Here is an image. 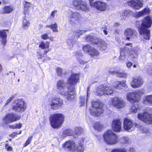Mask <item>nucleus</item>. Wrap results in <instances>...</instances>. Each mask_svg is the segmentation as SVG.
I'll use <instances>...</instances> for the list:
<instances>
[{"instance_id": "nucleus-11", "label": "nucleus", "mask_w": 152, "mask_h": 152, "mask_svg": "<svg viewBox=\"0 0 152 152\" xmlns=\"http://www.w3.org/2000/svg\"><path fill=\"white\" fill-rule=\"evenodd\" d=\"M82 49L85 52L88 53L91 57H97L99 55V51L89 45L87 44L83 46L82 47Z\"/></svg>"}, {"instance_id": "nucleus-6", "label": "nucleus", "mask_w": 152, "mask_h": 152, "mask_svg": "<svg viewBox=\"0 0 152 152\" xmlns=\"http://www.w3.org/2000/svg\"><path fill=\"white\" fill-rule=\"evenodd\" d=\"M91 104L92 107L95 108L94 110H90V113L92 115L95 117L99 116L103 113L104 110L102 107L100 106L99 102L96 101H94L92 102Z\"/></svg>"}, {"instance_id": "nucleus-61", "label": "nucleus", "mask_w": 152, "mask_h": 152, "mask_svg": "<svg viewBox=\"0 0 152 152\" xmlns=\"http://www.w3.org/2000/svg\"><path fill=\"white\" fill-rule=\"evenodd\" d=\"M9 126L10 128H12V129H15V126H14V125H10Z\"/></svg>"}, {"instance_id": "nucleus-27", "label": "nucleus", "mask_w": 152, "mask_h": 152, "mask_svg": "<svg viewBox=\"0 0 152 152\" xmlns=\"http://www.w3.org/2000/svg\"><path fill=\"white\" fill-rule=\"evenodd\" d=\"M31 16L30 15H24V16L22 18V28L24 29H27L30 26L31 23L29 21L27 20L26 18H29Z\"/></svg>"}, {"instance_id": "nucleus-2", "label": "nucleus", "mask_w": 152, "mask_h": 152, "mask_svg": "<svg viewBox=\"0 0 152 152\" xmlns=\"http://www.w3.org/2000/svg\"><path fill=\"white\" fill-rule=\"evenodd\" d=\"M143 93L140 91L132 92L128 93L126 96L127 100L130 102L132 103L130 111L131 113H136L139 109L138 103L141 99V96Z\"/></svg>"}, {"instance_id": "nucleus-51", "label": "nucleus", "mask_w": 152, "mask_h": 152, "mask_svg": "<svg viewBox=\"0 0 152 152\" xmlns=\"http://www.w3.org/2000/svg\"><path fill=\"white\" fill-rule=\"evenodd\" d=\"M17 135L18 133L16 132H14L10 134L9 136L10 137L14 138L15 137L17 136Z\"/></svg>"}, {"instance_id": "nucleus-54", "label": "nucleus", "mask_w": 152, "mask_h": 152, "mask_svg": "<svg viewBox=\"0 0 152 152\" xmlns=\"http://www.w3.org/2000/svg\"><path fill=\"white\" fill-rule=\"evenodd\" d=\"M132 65V63L130 61H129L128 62L126 63L127 66L129 68H130Z\"/></svg>"}, {"instance_id": "nucleus-36", "label": "nucleus", "mask_w": 152, "mask_h": 152, "mask_svg": "<svg viewBox=\"0 0 152 152\" xmlns=\"http://www.w3.org/2000/svg\"><path fill=\"white\" fill-rule=\"evenodd\" d=\"M83 130V129H82L81 127H76L75 129V133L77 136L80 135L82 132Z\"/></svg>"}, {"instance_id": "nucleus-3", "label": "nucleus", "mask_w": 152, "mask_h": 152, "mask_svg": "<svg viewBox=\"0 0 152 152\" xmlns=\"http://www.w3.org/2000/svg\"><path fill=\"white\" fill-rule=\"evenodd\" d=\"M65 119L64 115L59 113L51 114L49 117L50 125L53 129L61 127L65 121Z\"/></svg>"}, {"instance_id": "nucleus-42", "label": "nucleus", "mask_w": 152, "mask_h": 152, "mask_svg": "<svg viewBox=\"0 0 152 152\" xmlns=\"http://www.w3.org/2000/svg\"><path fill=\"white\" fill-rule=\"evenodd\" d=\"M131 11L130 10H126L123 11L122 12V15L124 16H127L130 15Z\"/></svg>"}, {"instance_id": "nucleus-28", "label": "nucleus", "mask_w": 152, "mask_h": 152, "mask_svg": "<svg viewBox=\"0 0 152 152\" xmlns=\"http://www.w3.org/2000/svg\"><path fill=\"white\" fill-rule=\"evenodd\" d=\"M150 12V10L149 8H145L141 11L136 12L135 15L136 17L139 18L141 16L148 14Z\"/></svg>"}, {"instance_id": "nucleus-8", "label": "nucleus", "mask_w": 152, "mask_h": 152, "mask_svg": "<svg viewBox=\"0 0 152 152\" xmlns=\"http://www.w3.org/2000/svg\"><path fill=\"white\" fill-rule=\"evenodd\" d=\"M63 104V101L59 97H54L51 100L49 106L53 110H56L61 107Z\"/></svg>"}, {"instance_id": "nucleus-17", "label": "nucleus", "mask_w": 152, "mask_h": 152, "mask_svg": "<svg viewBox=\"0 0 152 152\" xmlns=\"http://www.w3.org/2000/svg\"><path fill=\"white\" fill-rule=\"evenodd\" d=\"M128 5L134 9L138 10L143 7L142 0H130L127 2Z\"/></svg>"}, {"instance_id": "nucleus-22", "label": "nucleus", "mask_w": 152, "mask_h": 152, "mask_svg": "<svg viewBox=\"0 0 152 152\" xmlns=\"http://www.w3.org/2000/svg\"><path fill=\"white\" fill-rule=\"evenodd\" d=\"M134 123L131 120L127 118H124L123 128L125 130L129 131L133 127Z\"/></svg>"}, {"instance_id": "nucleus-45", "label": "nucleus", "mask_w": 152, "mask_h": 152, "mask_svg": "<svg viewBox=\"0 0 152 152\" xmlns=\"http://www.w3.org/2000/svg\"><path fill=\"white\" fill-rule=\"evenodd\" d=\"M73 96V94H70L68 93L66 95V98L68 100H72V99L74 98Z\"/></svg>"}, {"instance_id": "nucleus-21", "label": "nucleus", "mask_w": 152, "mask_h": 152, "mask_svg": "<svg viewBox=\"0 0 152 152\" xmlns=\"http://www.w3.org/2000/svg\"><path fill=\"white\" fill-rule=\"evenodd\" d=\"M113 87L114 88L119 90H121L124 88H128L125 80L115 81L113 83Z\"/></svg>"}, {"instance_id": "nucleus-41", "label": "nucleus", "mask_w": 152, "mask_h": 152, "mask_svg": "<svg viewBox=\"0 0 152 152\" xmlns=\"http://www.w3.org/2000/svg\"><path fill=\"white\" fill-rule=\"evenodd\" d=\"M56 72L58 76H61L63 75V69L60 67H58L57 68Z\"/></svg>"}, {"instance_id": "nucleus-57", "label": "nucleus", "mask_w": 152, "mask_h": 152, "mask_svg": "<svg viewBox=\"0 0 152 152\" xmlns=\"http://www.w3.org/2000/svg\"><path fill=\"white\" fill-rule=\"evenodd\" d=\"M129 143V140L127 139L124 140V141L121 142V144L123 145L125 144Z\"/></svg>"}, {"instance_id": "nucleus-62", "label": "nucleus", "mask_w": 152, "mask_h": 152, "mask_svg": "<svg viewBox=\"0 0 152 152\" xmlns=\"http://www.w3.org/2000/svg\"><path fill=\"white\" fill-rule=\"evenodd\" d=\"M103 32L105 35H107V31L106 30H103Z\"/></svg>"}, {"instance_id": "nucleus-59", "label": "nucleus", "mask_w": 152, "mask_h": 152, "mask_svg": "<svg viewBox=\"0 0 152 152\" xmlns=\"http://www.w3.org/2000/svg\"><path fill=\"white\" fill-rule=\"evenodd\" d=\"M125 45L126 46H130L131 47H132V44L131 43H127L125 44Z\"/></svg>"}, {"instance_id": "nucleus-50", "label": "nucleus", "mask_w": 152, "mask_h": 152, "mask_svg": "<svg viewBox=\"0 0 152 152\" xmlns=\"http://www.w3.org/2000/svg\"><path fill=\"white\" fill-rule=\"evenodd\" d=\"M57 12V11L56 10H54L52 11L49 16V18H54L55 17V13Z\"/></svg>"}, {"instance_id": "nucleus-34", "label": "nucleus", "mask_w": 152, "mask_h": 152, "mask_svg": "<svg viewBox=\"0 0 152 152\" xmlns=\"http://www.w3.org/2000/svg\"><path fill=\"white\" fill-rule=\"evenodd\" d=\"M93 127L95 129L98 131H101L103 126L100 122H97L94 124Z\"/></svg>"}, {"instance_id": "nucleus-31", "label": "nucleus", "mask_w": 152, "mask_h": 152, "mask_svg": "<svg viewBox=\"0 0 152 152\" xmlns=\"http://www.w3.org/2000/svg\"><path fill=\"white\" fill-rule=\"evenodd\" d=\"M2 10V14H9L13 11V7L11 5L5 6L3 7Z\"/></svg>"}, {"instance_id": "nucleus-15", "label": "nucleus", "mask_w": 152, "mask_h": 152, "mask_svg": "<svg viewBox=\"0 0 152 152\" xmlns=\"http://www.w3.org/2000/svg\"><path fill=\"white\" fill-rule=\"evenodd\" d=\"M66 83L62 79L58 80L56 84V89L58 93L62 95H65L66 89Z\"/></svg>"}, {"instance_id": "nucleus-38", "label": "nucleus", "mask_w": 152, "mask_h": 152, "mask_svg": "<svg viewBox=\"0 0 152 152\" xmlns=\"http://www.w3.org/2000/svg\"><path fill=\"white\" fill-rule=\"evenodd\" d=\"M8 31V30H0V38H3L5 37H7V33L5 31Z\"/></svg>"}, {"instance_id": "nucleus-63", "label": "nucleus", "mask_w": 152, "mask_h": 152, "mask_svg": "<svg viewBox=\"0 0 152 152\" xmlns=\"http://www.w3.org/2000/svg\"><path fill=\"white\" fill-rule=\"evenodd\" d=\"M90 86H89L87 88V95L88 94V91L90 90Z\"/></svg>"}, {"instance_id": "nucleus-13", "label": "nucleus", "mask_w": 152, "mask_h": 152, "mask_svg": "<svg viewBox=\"0 0 152 152\" xmlns=\"http://www.w3.org/2000/svg\"><path fill=\"white\" fill-rule=\"evenodd\" d=\"M113 90L112 88L107 86L98 88L96 92L98 95L102 96L103 95H110L113 93Z\"/></svg>"}, {"instance_id": "nucleus-30", "label": "nucleus", "mask_w": 152, "mask_h": 152, "mask_svg": "<svg viewBox=\"0 0 152 152\" xmlns=\"http://www.w3.org/2000/svg\"><path fill=\"white\" fill-rule=\"evenodd\" d=\"M137 33L136 31L133 29L128 28L126 29L124 31V34L126 36H130L132 37L135 36Z\"/></svg>"}, {"instance_id": "nucleus-46", "label": "nucleus", "mask_w": 152, "mask_h": 152, "mask_svg": "<svg viewBox=\"0 0 152 152\" xmlns=\"http://www.w3.org/2000/svg\"><path fill=\"white\" fill-rule=\"evenodd\" d=\"M80 101L81 105H84L85 103V96H80Z\"/></svg>"}, {"instance_id": "nucleus-48", "label": "nucleus", "mask_w": 152, "mask_h": 152, "mask_svg": "<svg viewBox=\"0 0 152 152\" xmlns=\"http://www.w3.org/2000/svg\"><path fill=\"white\" fill-rule=\"evenodd\" d=\"M9 146V144L8 143H6L5 145V147L6 148V149L7 151H11L12 150V147L10 146Z\"/></svg>"}, {"instance_id": "nucleus-14", "label": "nucleus", "mask_w": 152, "mask_h": 152, "mask_svg": "<svg viewBox=\"0 0 152 152\" xmlns=\"http://www.w3.org/2000/svg\"><path fill=\"white\" fill-rule=\"evenodd\" d=\"M26 108V103L24 101H20L18 102L15 105L13 106L12 109L15 112L22 113L25 111Z\"/></svg>"}, {"instance_id": "nucleus-25", "label": "nucleus", "mask_w": 152, "mask_h": 152, "mask_svg": "<svg viewBox=\"0 0 152 152\" xmlns=\"http://www.w3.org/2000/svg\"><path fill=\"white\" fill-rule=\"evenodd\" d=\"M99 39L98 37L89 35H87L85 38V39L87 42H90L93 44L96 45L98 44L97 42Z\"/></svg>"}, {"instance_id": "nucleus-23", "label": "nucleus", "mask_w": 152, "mask_h": 152, "mask_svg": "<svg viewBox=\"0 0 152 152\" xmlns=\"http://www.w3.org/2000/svg\"><path fill=\"white\" fill-rule=\"evenodd\" d=\"M23 14L24 15H30L31 14H30L29 8L31 5V2L24 1L23 2Z\"/></svg>"}, {"instance_id": "nucleus-18", "label": "nucleus", "mask_w": 152, "mask_h": 152, "mask_svg": "<svg viewBox=\"0 0 152 152\" xmlns=\"http://www.w3.org/2000/svg\"><path fill=\"white\" fill-rule=\"evenodd\" d=\"M143 83V79L140 76L133 77L130 83L131 86L136 88L141 87Z\"/></svg>"}, {"instance_id": "nucleus-12", "label": "nucleus", "mask_w": 152, "mask_h": 152, "mask_svg": "<svg viewBox=\"0 0 152 152\" xmlns=\"http://www.w3.org/2000/svg\"><path fill=\"white\" fill-rule=\"evenodd\" d=\"M137 118L147 124H152V114L147 112H144L142 113H139Z\"/></svg>"}, {"instance_id": "nucleus-32", "label": "nucleus", "mask_w": 152, "mask_h": 152, "mask_svg": "<svg viewBox=\"0 0 152 152\" xmlns=\"http://www.w3.org/2000/svg\"><path fill=\"white\" fill-rule=\"evenodd\" d=\"M97 45L98 47L100 49L102 50H104L107 48V43L105 42L102 39H99L98 41Z\"/></svg>"}, {"instance_id": "nucleus-16", "label": "nucleus", "mask_w": 152, "mask_h": 152, "mask_svg": "<svg viewBox=\"0 0 152 152\" xmlns=\"http://www.w3.org/2000/svg\"><path fill=\"white\" fill-rule=\"evenodd\" d=\"M81 15L78 12L71 11V14L69 17V22L72 24L80 23L81 18Z\"/></svg>"}, {"instance_id": "nucleus-39", "label": "nucleus", "mask_w": 152, "mask_h": 152, "mask_svg": "<svg viewBox=\"0 0 152 152\" xmlns=\"http://www.w3.org/2000/svg\"><path fill=\"white\" fill-rule=\"evenodd\" d=\"M72 130L70 129H67L64 130L63 134L66 136H70L72 135Z\"/></svg>"}, {"instance_id": "nucleus-44", "label": "nucleus", "mask_w": 152, "mask_h": 152, "mask_svg": "<svg viewBox=\"0 0 152 152\" xmlns=\"http://www.w3.org/2000/svg\"><path fill=\"white\" fill-rule=\"evenodd\" d=\"M14 98L15 96L14 95H12L10 96L7 100L6 102L4 104V106H6L8 105L9 103L11 102Z\"/></svg>"}, {"instance_id": "nucleus-53", "label": "nucleus", "mask_w": 152, "mask_h": 152, "mask_svg": "<svg viewBox=\"0 0 152 152\" xmlns=\"http://www.w3.org/2000/svg\"><path fill=\"white\" fill-rule=\"evenodd\" d=\"M75 56H82L83 54L80 51H77L75 53Z\"/></svg>"}, {"instance_id": "nucleus-35", "label": "nucleus", "mask_w": 152, "mask_h": 152, "mask_svg": "<svg viewBox=\"0 0 152 152\" xmlns=\"http://www.w3.org/2000/svg\"><path fill=\"white\" fill-rule=\"evenodd\" d=\"M46 28H49L52 29L54 32H57L58 31V26L56 23H55L53 24H52L50 25H47Z\"/></svg>"}, {"instance_id": "nucleus-60", "label": "nucleus", "mask_w": 152, "mask_h": 152, "mask_svg": "<svg viewBox=\"0 0 152 152\" xmlns=\"http://www.w3.org/2000/svg\"><path fill=\"white\" fill-rule=\"evenodd\" d=\"M3 67L1 64L0 63V73H1L3 70Z\"/></svg>"}, {"instance_id": "nucleus-33", "label": "nucleus", "mask_w": 152, "mask_h": 152, "mask_svg": "<svg viewBox=\"0 0 152 152\" xmlns=\"http://www.w3.org/2000/svg\"><path fill=\"white\" fill-rule=\"evenodd\" d=\"M84 151L83 145L81 143L79 144L77 147L75 148L72 152H83Z\"/></svg>"}, {"instance_id": "nucleus-10", "label": "nucleus", "mask_w": 152, "mask_h": 152, "mask_svg": "<svg viewBox=\"0 0 152 152\" xmlns=\"http://www.w3.org/2000/svg\"><path fill=\"white\" fill-rule=\"evenodd\" d=\"M73 6L76 10H81L87 12L89 11V8L86 4L82 0H74L72 3Z\"/></svg>"}, {"instance_id": "nucleus-7", "label": "nucleus", "mask_w": 152, "mask_h": 152, "mask_svg": "<svg viewBox=\"0 0 152 152\" xmlns=\"http://www.w3.org/2000/svg\"><path fill=\"white\" fill-rule=\"evenodd\" d=\"M20 118V115L14 113H10L7 114L3 118V120L5 124H7L16 122Z\"/></svg>"}, {"instance_id": "nucleus-43", "label": "nucleus", "mask_w": 152, "mask_h": 152, "mask_svg": "<svg viewBox=\"0 0 152 152\" xmlns=\"http://www.w3.org/2000/svg\"><path fill=\"white\" fill-rule=\"evenodd\" d=\"M115 73L117 74V77L120 78L126 77V74L124 73L118 72H115Z\"/></svg>"}, {"instance_id": "nucleus-52", "label": "nucleus", "mask_w": 152, "mask_h": 152, "mask_svg": "<svg viewBox=\"0 0 152 152\" xmlns=\"http://www.w3.org/2000/svg\"><path fill=\"white\" fill-rule=\"evenodd\" d=\"M22 126V124L20 123H19L18 124H16L15 125V129H20L21 128Z\"/></svg>"}, {"instance_id": "nucleus-58", "label": "nucleus", "mask_w": 152, "mask_h": 152, "mask_svg": "<svg viewBox=\"0 0 152 152\" xmlns=\"http://www.w3.org/2000/svg\"><path fill=\"white\" fill-rule=\"evenodd\" d=\"M134 149L132 148H130L128 150V152H134Z\"/></svg>"}, {"instance_id": "nucleus-47", "label": "nucleus", "mask_w": 152, "mask_h": 152, "mask_svg": "<svg viewBox=\"0 0 152 152\" xmlns=\"http://www.w3.org/2000/svg\"><path fill=\"white\" fill-rule=\"evenodd\" d=\"M41 38L43 40H46L48 39H49V37L48 35L46 34H44L41 36Z\"/></svg>"}, {"instance_id": "nucleus-37", "label": "nucleus", "mask_w": 152, "mask_h": 152, "mask_svg": "<svg viewBox=\"0 0 152 152\" xmlns=\"http://www.w3.org/2000/svg\"><path fill=\"white\" fill-rule=\"evenodd\" d=\"M111 152H127V151L125 148H119L113 149L112 150Z\"/></svg>"}, {"instance_id": "nucleus-26", "label": "nucleus", "mask_w": 152, "mask_h": 152, "mask_svg": "<svg viewBox=\"0 0 152 152\" xmlns=\"http://www.w3.org/2000/svg\"><path fill=\"white\" fill-rule=\"evenodd\" d=\"M75 146V142L72 140H68L64 143L63 146L64 149H67L69 151H72L73 148Z\"/></svg>"}, {"instance_id": "nucleus-9", "label": "nucleus", "mask_w": 152, "mask_h": 152, "mask_svg": "<svg viewBox=\"0 0 152 152\" xmlns=\"http://www.w3.org/2000/svg\"><path fill=\"white\" fill-rule=\"evenodd\" d=\"M125 103L124 101L118 97H114L111 100L110 104V107H115L118 109H120L124 107Z\"/></svg>"}, {"instance_id": "nucleus-55", "label": "nucleus", "mask_w": 152, "mask_h": 152, "mask_svg": "<svg viewBox=\"0 0 152 152\" xmlns=\"http://www.w3.org/2000/svg\"><path fill=\"white\" fill-rule=\"evenodd\" d=\"M126 47H123L121 48H120V53L123 52L126 49Z\"/></svg>"}, {"instance_id": "nucleus-40", "label": "nucleus", "mask_w": 152, "mask_h": 152, "mask_svg": "<svg viewBox=\"0 0 152 152\" xmlns=\"http://www.w3.org/2000/svg\"><path fill=\"white\" fill-rule=\"evenodd\" d=\"M33 136H29L26 140L25 143L23 145V147H26L31 142L33 138Z\"/></svg>"}, {"instance_id": "nucleus-4", "label": "nucleus", "mask_w": 152, "mask_h": 152, "mask_svg": "<svg viewBox=\"0 0 152 152\" xmlns=\"http://www.w3.org/2000/svg\"><path fill=\"white\" fill-rule=\"evenodd\" d=\"M104 141L108 145L116 144L118 141V136L112 130H108L103 134Z\"/></svg>"}, {"instance_id": "nucleus-19", "label": "nucleus", "mask_w": 152, "mask_h": 152, "mask_svg": "<svg viewBox=\"0 0 152 152\" xmlns=\"http://www.w3.org/2000/svg\"><path fill=\"white\" fill-rule=\"evenodd\" d=\"M122 122L120 119H114L112 121V128L115 132H120L121 130Z\"/></svg>"}, {"instance_id": "nucleus-5", "label": "nucleus", "mask_w": 152, "mask_h": 152, "mask_svg": "<svg viewBox=\"0 0 152 152\" xmlns=\"http://www.w3.org/2000/svg\"><path fill=\"white\" fill-rule=\"evenodd\" d=\"M80 74H72L67 80V82L69 86L67 87L68 91L72 92L74 91V86L79 82Z\"/></svg>"}, {"instance_id": "nucleus-56", "label": "nucleus", "mask_w": 152, "mask_h": 152, "mask_svg": "<svg viewBox=\"0 0 152 152\" xmlns=\"http://www.w3.org/2000/svg\"><path fill=\"white\" fill-rule=\"evenodd\" d=\"M134 126L135 127H136L137 128L141 130V129L142 128V126H139V125L137 123L134 124Z\"/></svg>"}, {"instance_id": "nucleus-1", "label": "nucleus", "mask_w": 152, "mask_h": 152, "mask_svg": "<svg viewBox=\"0 0 152 152\" xmlns=\"http://www.w3.org/2000/svg\"><path fill=\"white\" fill-rule=\"evenodd\" d=\"M152 25V18L149 15L145 17L141 20L136 21V26L139 33L143 35L144 39L149 40L150 38V28Z\"/></svg>"}, {"instance_id": "nucleus-49", "label": "nucleus", "mask_w": 152, "mask_h": 152, "mask_svg": "<svg viewBox=\"0 0 152 152\" xmlns=\"http://www.w3.org/2000/svg\"><path fill=\"white\" fill-rule=\"evenodd\" d=\"M2 39L1 41V44L4 46L7 43V37H5Z\"/></svg>"}, {"instance_id": "nucleus-64", "label": "nucleus", "mask_w": 152, "mask_h": 152, "mask_svg": "<svg viewBox=\"0 0 152 152\" xmlns=\"http://www.w3.org/2000/svg\"><path fill=\"white\" fill-rule=\"evenodd\" d=\"M127 36V37H126V40H129H129H130V37H128V36Z\"/></svg>"}, {"instance_id": "nucleus-20", "label": "nucleus", "mask_w": 152, "mask_h": 152, "mask_svg": "<svg viewBox=\"0 0 152 152\" xmlns=\"http://www.w3.org/2000/svg\"><path fill=\"white\" fill-rule=\"evenodd\" d=\"M91 6L94 7L98 10L101 11H104L107 8L106 4L100 1H96L94 3L91 4Z\"/></svg>"}, {"instance_id": "nucleus-29", "label": "nucleus", "mask_w": 152, "mask_h": 152, "mask_svg": "<svg viewBox=\"0 0 152 152\" xmlns=\"http://www.w3.org/2000/svg\"><path fill=\"white\" fill-rule=\"evenodd\" d=\"M143 104L147 106L152 105V94L147 95L145 96L142 102Z\"/></svg>"}, {"instance_id": "nucleus-24", "label": "nucleus", "mask_w": 152, "mask_h": 152, "mask_svg": "<svg viewBox=\"0 0 152 152\" xmlns=\"http://www.w3.org/2000/svg\"><path fill=\"white\" fill-rule=\"evenodd\" d=\"M50 43L48 41L45 42H40L39 46V48L42 49H46L44 51L43 55H46L47 53L50 51V50L49 49L50 47Z\"/></svg>"}]
</instances>
